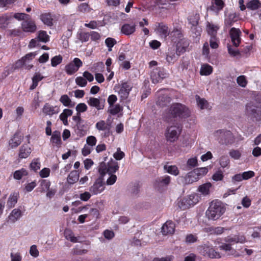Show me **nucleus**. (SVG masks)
Wrapping results in <instances>:
<instances>
[{
  "label": "nucleus",
  "mask_w": 261,
  "mask_h": 261,
  "mask_svg": "<svg viewBox=\"0 0 261 261\" xmlns=\"http://www.w3.org/2000/svg\"><path fill=\"white\" fill-rule=\"evenodd\" d=\"M225 210L224 207L220 201H213L206 211V216L208 220H216L224 213Z\"/></svg>",
  "instance_id": "nucleus-1"
},
{
  "label": "nucleus",
  "mask_w": 261,
  "mask_h": 261,
  "mask_svg": "<svg viewBox=\"0 0 261 261\" xmlns=\"http://www.w3.org/2000/svg\"><path fill=\"white\" fill-rule=\"evenodd\" d=\"M169 113L174 118H186L190 116V111L185 105L175 103L170 107Z\"/></svg>",
  "instance_id": "nucleus-2"
},
{
  "label": "nucleus",
  "mask_w": 261,
  "mask_h": 261,
  "mask_svg": "<svg viewBox=\"0 0 261 261\" xmlns=\"http://www.w3.org/2000/svg\"><path fill=\"white\" fill-rule=\"evenodd\" d=\"M247 114L253 121H260L261 120V103L251 102L246 105Z\"/></svg>",
  "instance_id": "nucleus-3"
},
{
  "label": "nucleus",
  "mask_w": 261,
  "mask_h": 261,
  "mask_svg": "<svg viewBox=\"0 0 261 261\" xmlns=\"http://www.w3.org/2000/svg\"><path fill=\"white\" fill-rule=\"evenodd\" d=\"M214 135L220 144H231L234 142L233 136L229 130H218Z\"/></svg>",
  "instance_id": "nucleus-4"
},
{
  "label": "nucleus",
  "mask_w": 261,
  "mask_h": 261,
  "mask_svg": "<svg viewBox=\"0 0 261 261\" xmlns=\"http://www.w3.org/2000/svg\"><path fill=\"white\" fill-rule=\"evenodd\" d=\"M119 169L118 163L112 160L107 164L105 163H100L98 171L100 174L103 176L106 173L113 174L115 173Z\"/></svg>",
  "instance_id": "nucleus-5"
},
{
  "label": "nucleus",
  "mask_w": 261,
  "mask_h": 261,
  "mask_svg": "<svg viewBox=\"0 0 261 261\" xmlns=\"http://www.w3.org/2000/svg\"><path fill=\"white\" fill-rule=\"evenodd\" d=\"M207 172L208 170L206 167L199 168L194 169L193 171L188 173V174L186 176V184H190L197 181L201 177L205 175Z\"/></svg>",
  "instance_id": "nucleus-6"
},
{
  "label": "nucleus",
  "mask_w": 261,
  "mask_h": 261,
  "mask_svg": "<svg viewBox=\"0 0 261 261\" xmlns=\"http://www.w3.org/2000/svg\"><path fill=\"white\" fill-rule=\"evenodd\" d=\"M199 196L197 194L190 195L188 197L183 198L179 203L178 206L182 210H186L194 206L198 202Z\"/></svg>",
  "instance_id": "nucleus-7"
},
{
  "label": "nucleus",
  "mask_w": 261,
  "mask_h": 261,
  "mask_svg": "<svg viewBox=\"0 0 261 261\" xmlns=\"http://www.w3.org/2000/svg\"><path fill=\"white\" fill-rule=\"evenodd\" d=\"M181 128L179 126L172 125L167 127L165 137L166 140L170 142L175 141L181 133Z\"/></svg>",
  "instance_id": "nucleus-8"
},
{
  "label": "nucleus",
  "mask_w": 261,
  "mask_h": 261,
  "mask_svg": "<svg viewBox=\"0 0 261 261\" xmlns=\"http://www.w3.org/2000/svg\"><path fill=\"white\" fill-rule=\"evenodd\" d=\"M83 65V62L78 58H75L73 60L65 66V71L68 75H72L76 72Z\"/></svg>",
  "instance_id": "nucleus-9"
},
{
  "label": "nucleus",
  "mask_w": 261,
  "mask_h": 261,
  "mask_svg": "<svg viewBox=\"0 0 261 261\" xmlns=\"http://www.w3.org/2000/svg\"><path fill=\"white\" fill-rule=\"evenodd\" d=\"M36 55L37 54L35 52L27 54L25 56L16 62L15 67L16 68H20L22 66H24V68L26 69H31L33 67V65L29 64L28 63L32 60Z\"/></svg>",
  "instance_id": "nucleus-10"
},
{
  "label": "nucleus",
  "mask_w": 261,
  "mask_h": 261,
  "mask_svg": "<svg viewBox=\"0 0 261 261\" xmlns=\"http://www.w3.org/2000/svg\"><path fill=\"white\" fill-rule=\"evenodd\" d=\"M168 75V73L164 68L159 67L152 70L151 72L150 77L152 83H158L166 78Z\"/></svg>",
  "instance_id": "nucleus-11"
},
{
  "label": "nucleus",
  "mask_w": 261,
  "mask_h": 261,
  "mask_svg": "<svg viewBox=\"0 0 261 261\" xmlns=\"http://www.w3.org/2000/svg\"><path fill=\"white\" fill-rule=\"evenodd\" d=\"M95 127L99 131H102L101 134L102 137L106 138L110 135L111 125L110 123L105 122L104 120H100L95 124Z\"/></svg>",
  "instance_id": "nucleus-12"
},
{
  "label": "nucleus",
  "mask_w": 261,
  "mask_h": 261,
  "mask_svg": "<svg viewBox=\"0 0 261 261\" xmlns=\"http://www.w3.org/2000/svg\"><path fill=\"white\" fill-rule=\"evenodd\" d=\"M132 88L133 85L130 82H124L121 85L118 94L122 99H125L128 97Z\"/></svg>",
  "instance_id": "nucleus-13"
},
{
  "label": "nucleus",
  "mask_w": 261,
  "mask_h": 261,
  "mask_svg": "<svg viewBox=\"0 0 261 261\" xmlns=\"http://www.w3.org/2000/svg\"><path fill=\"white\" fill-rule=\"evenodd\" d=\"M201 253L212 258H219L221 257L220 253L216 251L212 247L206 245L202 246Z\"/></svg>",
  "instance_id": "nucleus-14"
},
{
  "label": "nucleus",
  "mask_w": 261,
  "mask_h": 261,
  "mask_svg": "<svg viewBox=\"0 0 261 261\" xmlns=\"http://www.w3.org/2000/svg\"><path fill=\"white\" fill-rule=\"evenodd\" d=\"M165 90H161L158 92V100L156 104L161 107H164L171 101V97L166 93Z\"/></svg>",
  "instance_id": "nucleus-15"
},
{
  "label": "nucleus",
  "mask_w": 261,
  "mask_h": 261,
  "mask_svg": "<svg viewBox=\"0 0 261 261\" xmlns=\"http://www.w3.org/2000/svg\"><path fill=\"white\" fill-rule=\"evenodd\" d=\"M229 34L233 45L236 47L239 46L241 40V32L240 29L232 28L229 31Z\"/></svg>",
  "instance_id": "nucleus-16"
},
{
  "label": "nucleus",
  "mask_w": 261,
  "mask_h": 261,
  "mask_svg": "<svg viewBox=\"0 0 261 261\" xmlns=\"http://www.w3.org/2000/svg\"><path fill=\"white\" fill-rule=\"evenodd\" d=\"M175 224L171 221H167L162 226L161 232L163 235L172 234L175 231Z\"/></svg>",
  "instance_id": "nucleus-17"
},
{
  "label": "nucleus",
  "mask_w": 261,
  "mask_h": 261,
  "mask_svg": "<svg viewBox=\"0 0 261 261\" xmlns=\"http://www.w3.org/2000/svg\"><path fill=\"white\" fill-rule=\"evenodd\" d=\"M104 189L105 187L103 182L101 180L98 179L90 187L89 190L92 194L97 195L102 192Z\"/></svg>",
  "instance_id": "nucleus-18"
},
{
  "label": "nucleus",
  "mask_w": 261,
  "mask_h": 261,
  "mask_svg": "<svg viewBox=\"0 0 261 261\" xmlns=\"http://www.w3.org/2000/svg\"><path fill=\"white\" fill-rule=\"evenodd\" d=\"M88 104L95 107L97 110H102L105 106V100H100L95 97H90L87 101Z\"/></svg>",
  "instance_id": "nucleus-19"
},
{
  "label": "nucleus",
  "mask_w": 261,
  "mask_h": 261,
  "mask_svg": "<svg viewBox=\"0 0 261 261\" xmlns=\"http://www.w3.org/2000/svg\"><path fill=\"white\" fill-rule=\"evenodd\" d=\"M21 25L23 31L26 32L33 33L36 30L35 23L32 20L27 19L23 21Z\"/></svg>",
  "instance_id": "nucleus-20"
},
{
  "label": "nucleus",
  "mask_w": 261,
  "mask_h": 261,
  "mask_svg": "<svg viewBox=\"0 0 261 261\" xmlns=\"http://www.w3.org/2000/svg\"><path fill=\"white\" fill-rule=\"evenodd\" d=\"M59 108L57 106H52L48 103H46L43 106L42 111L46 115L52 116L59 112Z\"/></svg>",
  "instance_id": "nucleus-21"
},
{
  "label": "nucleus",
  "mask_w": 261,
  "mask_h": 261,
  "mask_svg": "<svg viewBox=\"0 0 261 261\" xmlns=\"http://www.w3.org/2000/svg\"><path fill=\"white\" fill-rule=\"evenodd\" d=\"M22 138L23 137L20 133H15L12 138L9 140V146L12 148L17 147L20 144Z\"/></svg>",
  "instance_id": "nucleus-22"
},
{
  "label": "nucleus",
  "mask_w": 261,
  "mask_h": 261,
  "mask_svg": "<svg viewBox=\"0 0 261 261\" xmlns=\"http://www.w3.org/2000/svg\"><path fill=\"white\" fill-rule=\"evenodd\" d=\"M225 241L230 244V245H232L234 243H243L246 241V239L244 236L236 235L232 237L228 236L225 238Z\"/></svg>",
  "instance_id": "nucleus-23"
},
{
  "label": "nucleus",
  "mask_w": 261,
  "mask_h": 261,
  "mask_svg": "<svg viewBox=\"0 0 261 261\" xmlns=\"http://www.w3.org/2000/svg\"><path fill=\"white\" fill-rule=\"evenodd\" d=\"M195 99L198 107L201 110H210L211 107L208 101L204 98H201L199 95H196Z\"/></svg>",
  "instance_id": "nucleus-24"
},
{
  "label": "nucleus",
  "mask_w": 261,
  "mask_h": 261,
  "mask_svg": "<svg viewBox=\"0 0 261 261\" xmlns=\"http://www.w3.org/2000/svg\"><path fill=\"white\" fill-rule=\"evenodd\" d=\"M189 45V42L186 39L180 40L176 45V51L180 55L185 52Z\"/></svg>",
  "instance_id": "nucleus-25"
},
{
  "label": "nucleus",
  "mask_w": 261,
  "mask_h": 261,
  "mask_svg": "<svg viewBox=\"0 0 261 261\" xmlns=\"http://www.w3.org/2000/svg\"><path fill=\"white\" fill-rule=\"evenodd\" d=\"M224 6V3L222 0H212V5L208 8L210 10L218 12Z\"/></svg>",
  "instance_id": "nucleus-26"
},
{
  "label": "nucleus",
  "mask_w": 261,
  "mask_h": 261,
  "mask_svg": "<svg viewBox=\"0 0 261 261\" xmlns=\"http://www.w3.org/2000/svg\"><path fill=\"white\" fill-rule=\"evenodd\" d=\"M121 31L123 34L126 35H131L135 32L136 25L135 24L131 25L125 23L122 26Z\"/></svg>",
  "instance_id": "nucleus-27"
},
{
  "label": "nucleus",
  "mask_w": 261,
  "mask_h": 261,
  "mask_svg": "<svg viewBox=\"0 0 261 261\" xmlns=\"http://www.w3.org/2000/svg\"><path fill=\"white\" fill-rule=\"evenodd\" d=\"M219 29L218 25L207 22L206 24V30L208 34L211 37L217 36V31Z\"/></svg>",
  "instance_id": "nucleus-28"
},
{
  "label": "nucleus",
  "mask_w": 261,
  "mask_h": 261,
  "mask_svg": "<svg viewBox=\"0 0 261 261\" xmlns=\"http://www.w3.org/2000/svg\"><path fill=\"white\" fill-rule=\"evenodd\" d=\"M50 142L57 147H59L62 143L61 139V133L58 130L53 132L50 138Z\"/></svg>",
  "instance_id": "nucleus-29"
},
{
  "label": "nucleus",
  "mask_w": 261,
  "mask_h": 261,
  "mask_svg": "<svg viewBox=\"0 0 261 261\" xmlns=\"http://www.w3.org/2000/svg\"><path fill=\"white\" fill-rule=\"evenodd\" d=\"M31 152V149L29 145H22L19 150V157L21 159H25L29 156Z\"/></svg>",
  "instance_id": "nucleus-30"
},
{
  "label": "nucleus",
  "mask_w": 261,
  "mask_h": 261,
  "mask_svg": "<svg viewBox=\"0 0 261 261\" xmlns=\"http://www.w3.org/2000/svg\"><path fill=\"white\" fill-rule=\"evenodd\" d=\"M21 216V212L18 208L14 209L9 216V220L12 222L14 223L18 220Z\"/></svg>",
  "instance_id": "nucleus-31"
},
{
  "label": "nucleus",
  "mask_w": 261,
  "mask_h": 261,
  "mask_svg": "<svg viewBox=\"0 0 261 261\" xmlns=\"http://www.w3.org/2000/svg\"><path fill=\"white\" fill-rule=\"evenodd\" d=\"M76 127L75 132L79 136L82 137L87 134V127L83 124V122H80L77 123Z\"/></svg>",
  "instance_id": "nucleus-32"
},
{
  "label": "nucleus",
  "mask_w": 261,
  "mask_h": 261,
  "mask_svg": "<svg viewBox=\"0 0 261 261\" xmlns=\"http://www.w3.org/2000/svg\"><path fill=\"white\" fill-rule=\"evenodd\" d=\"M18 194L13 193L11 194L8 200L7 206L9 208H11L15 206L18 200Z\"/></svg>",
  "instance_id": "nucleus-33"
},
{
  "label": "nucleus",
  "mask_w": 261,
  "mask_h": 261,
  "mask_svg": "<svg viewBox=\"0 0 261 261\" xmlns=\"http://www.w3.org/2000/svg\"><path fill=\"white\" fill-rule=\"evenodd\" d=\"M156 31L163 37H166L169 34L168 27L163 24L159 23Z\"/></svg>",
  "instance_id": "nucleus-34"
},
{
  "label": "nucleus",
  "mask_w": 261,
  "mask_h": 261,
  "mask_svg": "<svg viewBox=\"0 0 261 261\" xmlns=\"http://www.w3.org/2000/svg\"><path fill=\"white\" fill-rule=\"evenodd\" d=\"M248 9L255 10L261 7V3L259 0H251L246 4Z\"/></svg>",
  "instance_id": "nucleus-35"
},
{
  "label": "nucleus",
  "mask_w": 261,
  "mask_h": 261,
  "mask_svg": "<svg viewBox=\"0 0 261 261\" xmlns=\"http://www.w3.org/2000/svg\"><path fill=\"white\" fill-rule=\"evenodd\" d=\"M40 184V192L41 193L47 191L50 186V182L47 179H40L39 181Z\"/></svg>",
  "instance_id": "nucleus-36"
},
{
  "label": "nucleus",
  "mask_w": 261,
  "mask_h": 261,
  "mask_svg": "<svg viewBox=\"0 0 261 261\" xmlns=\"http://www.w3.org/2000/svg\"><path fill=\"white\" fill-rule=\"evenodd\" d=\"M237 21V15L236 13H230L228 17L225 19L224 23L227 27L232 26L234 22Z\"/></svg>",
  "instance_id": "nucleus-37"
},
{
  "label": "nucleus",
  "mask_w": 261,
  "mask_h": 261,
  "mask_svg": "<svg viewBox=\"0 0 261 261\" xmlns=\"http://www.w3.org/2000/svg\"><path fill=\"white\" fill-rule=\"evenodd\" d=\"M79 174L76 171H72L69 174L67 177V182L69 184H73L78 181Z\"/></svg>",
  "instance_id": "nucleus-38"
},
{
  "label": "nucleus",
  "mask_w": 261,
  "mask_h": 261,
  "mask_svg": "<svg viewBox=\"0 0 261 261\" xmlns=\"http://www.w3.org/2000/svg\"><path fill=\"white\" fill-rule=\"evenodd\" d=\"M220 250H224L227 252L228 255H234L236 250L231 247L230 244L227 243H223L219 246Z\"/></svg>",
  "instance_id": "nucleus-39"
},
{
  "label": "nucleus",
  "mask_w": 261,
  "mask_h": 261,
  "mask_svg": "<svg viewBox=\"0 0 261 261\" xmlns=\"http://www.w3.org/2000/svg\"><path fill=\"white\" fill-rule=\"evenodd\" d=\"M213 72V68L208 64H203L201 66L200 73L202 75H208Z\"/></svg>",
  "instance_id": "nucleus-40"
},
{
  "label": "nucleus",
  "mask_w": 261,
  "mask_h": 261,
  "mask_svg": "<svg viewBox=\"0 0 261 261\" xmlns=\"http://www.w3.org/2000/svg\"><path fill=\"white\" fill-rule=\"evenodd\" d=\"M64 236L66 239L72 243H76L78 241L77 237H75L73 232L70 229H65Z\"/></svg>",
  "instance_id": "nucleus-41"
},
{
  "label": "nucleus",
  "mask_w": 261,
  "mask_h": 261,
  "mask_svg": "<svg viewBox=\"0 0 261 261\" xmlns=\"http://www.w3.org/2000/svg\"><path fill=\"white\" fill-rule=\"evenodd\" d=\"M180 55L177 53L173 52H168L166 57V60L169 63H173L175 61H176Z\"/></svg>",
  "instance_id": "nucleus-42"
},
{
  "label": "nucleus",
  "mask_w": 261,
  "mask_h": 261,
  "mask_svg": "<svg viewBox=\"0 0 261 261\" xmlns=\"http://www.w3.org/2000/svg\"><path fill=\"white\" fill-rule=\"evenodd\" d=\"M43 79V76L40 73H36L32 78L33 83L30 86L31 90H34L38 85V82Z\"/></svg>",
  "instance_id": "nucleus-43"
},
{
  "label": "nucleus",
  "mask_w": 261,
  "mask_h": 261,
  "mask_svg": "<svg viewBox=\"0 0 261 261\" xmlns=\"http://www.w3.org/2000/svg\"><path fill=\"white\" fill-rule=\"evenodd\" d=\"M211 186V184L210 182L205 183L199 187L198 191L203 195H207L209 194Z\"/></svg>",
  "instance_id": "nucleus-44"
},
{
  "label": "nucleus",
  "mask_w": 261,
  "mask_h": 261,
  "mask_svg": "<svg viewBox=\"0 0 261 261\" xmlns=\"http://www.w3.org/2000/svg\"><path fill=\"white\" fill-rule=\"evenodd\" d=\"M164 168L168 173L175 176L177 175L179 172L177 167L175 165H165Z\"/></svg>",
  "instance_id": "nucleus-45"
},
{
  "label": "nucleus",
  "mask_w": 261,
  "mask_h": 261,
  "mask_svg": "<svg viewBox=\"0 0 261 261\" xmlns=\"http://www.w3.org/2000/svg\"><path fill=\"white\" fill-rule=\"evenodd\" d=\"M28 174V173L27 170L24 168H22L15 171L13 176L15 179L19 180L21 179L23 176L27 175Z\"/></svg>",
  "instance_id": "nucleus-46"
},
{
  "label": "nucleus",
  "mask_w": 261,
  "mask_h": 261,
  "mask_svg": "<svg viewBox=\"0 0 261 261\" xmlns=\"http://www.w3.org/2000/svg\"><path fill=\"white\" fill-rule=\"evenodd\" d=\"M41 19L44 23L50 26L53 24V19L50 14H43L41 15Z\"/></svg>",
  "instance_id": "nucleus-47"
},
{
  "label": "nucleus",
  "mask_w": 261,
  "mask_h": 261,
  "mask_svg": "<svg viewBox=\"0 0 261 261\" xmlns=\"http://www.w3.org/2000/svg\"><path fill=\"white\" fill-rule=\"evenodd\" d=\"M60 102L65 107H72L71 100L67 95H63L60 98Z\"/></svg>",
  "instance_id": "nucleus-48"
},
{
  "label": "nucleus",
  "mask_w": 261,
  "mask_h": 261,
  "mask_svg": "<svg viewBox=\"0 0 261 261\" xmlns=\"http://www.w3.org/2000/svg\"><path fill=\"white\" fill-rule=\"evenodd\" d=\"M199 16V15H193L190 16L188 18L189 22L191 24V27H195L198 25Z\"/></svg>",
  "instance_id": "nucleus-49"
},
{
  "label": "nucleus",
  "mask_w": 261,
  "mask_h": 261,
  "mask_svg": "<svg viewBox=\"0 0 261 261\" xmlns=\"http://www.w3.org/2000/svg\"><path fill=\"white\" fill-rule=\"evenodd\" d=\"M237 83L240 86L245 88L248 82L245 76L240 75L237 79Z\"/></svg>",
  "instance_id": "nucleus-50"
},
{
  "label": "nucleus",
  "mask_w": 261,
  "mask_h": 261,
  "mask_svg": "<svg viewBox=\"0 0 261 261\" xmlns=\"http://www.w3.org/2000/svg\"><path fill=\"white\" fill-rule=\"evenodd\" d=\"M63 60L62 56H56L51 59V65L53 67H56L58 65L60 64Z\"/></svg>",
  "instance_id": "nucleus-51"
},
{
  "label": "nucleus",
  "mask_w": 261,
  "mask_h": 261,
  "mask_svg": "<svg viewBox=\"0 0 261 261\" xmlns=\"http://www.w3.org/2000/svg\"><path fill=\"white\" fill-rule=\"evenodd\" d=\"M90 33L81 32L78 34V38L82 42H87L89 40Z\"/></svg>",
  "instance_id": "nucleus-52"
},
{
  "label": "nucleus",
  "mask_w": 261,
  "mask_h": 261,
  "mask_svg": "<svg viewBox=\"0 0 261 261\" xmlns=\"http://www.w3.org/2000/svg\"><path fill=\"white\" fill-rule=\"evenodd\" d=\"M220 165L222 168L227 167L229 164V160L227 155H222L220 158Z\"/></svg>",
  "instance_id": "nucleus-53"
},
{
  "label": "nucleus",
  "mask_w": 261,
  "mask_h": 261,
  "mask_svg": "<svg viewBox=\"0 0 261 261\" xmlns=\"http://www.w3.org/2000/svg\"><path fill=\"white\" fill-rule=\"evenodd\" d=\"M38 40L43 42H46L49 40V37L47 35L46 32L40 31L39 33Z\"/></svg>",
  "instance_id": "nucleus-54"
},
{
  "label": "nucleus",
  "mask_w": 261,
  "mask_h": 261,
  "mask_svg": "<svg viewBox=\"0 0 261 261\" xmlns=\"http://www.w3.org/2000/svg\"><path fill=\"white\" fill-rule=\"evenodd\" d=\"M105 43L109 48V51H112V48L116 43V41L112 38H108L105 40Z\"/></svg>",
  "instance_id": "nucleus-55"
},
{
  "label": "nucleus",
  "mask_w": 261,
  "mask_h": 261,
  "mask_svg": "<svg viewBox=\"0 0 261 261\" xmlns=\"http://www.w3.org/2000/svg\"><path fill=\"white\" fill-rule=\"evenodd\" d=\"M10 18V16L7 14L0 16V25L1 27H6L8 24V21Z\"/></svg>",
  "instance_id": "nucleus-56"
},
{
  "label": "nucleus",
  "mask_w": 261,
  "mask_h": 261,
  "mask_svg": "<svg viewBox=\"0 0 261 261\" xmlns=\"http://www.w3.org/2000/svg\"><path fill=\"white\" fill-rule=\"evenodd\" d=\"M75 81V83L80 87H85L87 84V82L84 76H78Z\"/></svg>",
  "instance_id": "nucleus-57"
},
{
  "label": "nucleus",
  "mask_w": 261,
  "mask_h": 261,
  "mask_svg": "<svg viewBox=\"0 0 261 261\" xmlns=\"http://www.w3.org/2000/svg\"><path fill=\"white\" fill-rule=\"evenodd\" d=\"M30 168L33 170L36 171L40 168V163L38 159H34L30 164Z\"/></svg>",
  "instance_id": "nucleus-58"
},
{
  "label": "nucleus",
  "mask_w": 261,
  "mask_h": 261,
  "mask_svg": "<svg viewBox=\"0 0 261 261\" xmlns=\"http://www.w3.org/2000/svg\"><path fill=\"white\" fill-rule=\"evenodd\" d=\"M229 155L234 160H238L241 156V152L238 150L232 149L229 152Z\"/></svg>",
  "instance_id": "nucleus-59"
},
{
  "label": "nucleus",
  "mask_w": 261,
  "mask_h": 261,
  "mask_svg": "<svg viewBox=\"0 0 261 261\" xmlns=\"http://www.w3.org/2000/svg\"><path fill=\"white\" fill-rule=\"evenodd\" d=\"M14 17L18 20H25L28 19L29 15L23 13H16L14 14Z\"/></svg>",
  "instance_id": "nucleus-60"
},
{
  "label": "nucleus",
  "mask_w": 261,
  "mask_h": 261,
  "mask_svg": "<svg viewBox=\"0 0 261 261\" xmlns=\"http://www.w3.org/2000/svg\"><path fill=\"white\" fill-rule=\"evenodd\" d=\"M197 241V237L196 235L189 234L186 236V242L187 243H194Z\"/></svg>",
  "instance_id": "nucleus-61"
},
{
  "label": "nucleus",
  "mask_w": 261,
  "mask_h": 261,
  "mask_svg": "<svg viewBox=\"0 0 261 261\" xmlns=\"http://www.w3.org/2000/svg\"><path fill=\"white\" fill-rule=\"evenodd\" d=\"M171 180V178L169 176H165L158 179L159 184L162 185H168Z\"/></svg>",
  "instance_id": "nucleus-62"
},
{
  "label": "nucleus",
  "mask_w": 261,
  "mask_h": 261,
  "mask_svg": "<svg viewBox=\"0 0 261 261\" xmlns=\"http://www.w3.org/2000/svg\"><path fill=\"white\" fill-rule=\"evenodd\" d=\"M210 43L211 48H217L218 47V40L217 36L211 37Z\"/></svg>",
  "instance_id": "nucleus-63"
},
{
  "label": "nucleus",
  "mask_w": 261,
  "mask_h": 261,
  "mask_svg": "<svg viewBox=\"0 0 261 261\" xmlns=\"http://www.w3.org/2000/svg\"><path fill=\"white\" fill-rule=\"evenodd\" d=\"M11 261H21L22 257L19 252L11 253L10 254Z\"/></svg>",
  "instance_id": "nucleus-64"
}]
</instances>
